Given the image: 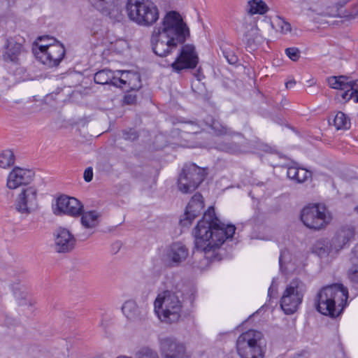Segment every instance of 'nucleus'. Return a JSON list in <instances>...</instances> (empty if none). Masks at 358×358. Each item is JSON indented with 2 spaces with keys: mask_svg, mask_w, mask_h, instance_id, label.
Returning a JSON list of instances; mask_svg holds the SVG:
<instances>
[{
  "mask_svg": "<svg viewBox=\"0 0 358 358\" xmlns=\"http://www.w3.org/2000/svg\"><path fill=\"white\" fill-rule=\"evenodd\" d=\"M189 29L180 14L170 11L162 19L161 25L155 27L150 37L153 52L161 57H166L183 45L189 36Z\"/></svg>",
  "mask_w": 358,
  "mask_h": 358,
  "instance_id": "1",
  "label": "nucleus"
},
{
  "mask_svg": "<svg viewBox=\"0 0 358 358\" xmlns=\"http://www.w3.org/2000/svg\"><path fill=\"white\" fill-rule=\"evenodd\" d=\"M235 231L234 225L222 222L216 216L214 208L209 207L194 229L195 250L211 258L207 255L214 252L227 239L231 238Z\"/></svg>",
  "mask_w": 358,
  "mask_h": 358,
  "instance_id": "2",
  "label": "nucleus"
},
{
  "mask_svg": "<svg viewBox=\"0 0 358 358\" xmlns=\"http://www.w3.org/2000/svg\"><path fill=\"white\" fill-rule=\"evenodd\" d=\"M348 291L341 284H333L322 288L317 294L315 306L322 315L335 318L347 306Z\"/></svg>",
  "mask_w": 358,
  "mask_h": 358,
  "instance_id": "3",
  "label": "nucleus"
},
{
  "mask_svg": "<svg viewBox=\"0 0 358 358\" xmlns=\"http://www.w3.org/2000/svg\"><path fill=\"white\" fill-rule=\"evenodd\" d=\"M355 234V229L352 227H342L335 233L331 239L320 238L317 240L313 246V252L320 258L327 257L334 258L341 250L349 245L350 242L354 238Z\"/></svg>",
  "mask_w": 358,
  "mask_h": 358,
  "instance_id": "4",
  "label": "nucleus"
},
{
  "mask_svg": "<svg viewBox=\"0 0 358 358\" xmlns=\"http://www.w3.org/2000/svg\"><path fill=\"white\" fill-rule=\"evenodd\" d=\"M158 318L163 322H177L182 314V302L176 292L164 290L159 293L154 302Z\"/></svg>",
  "mask_w": 358,
  "mask_h": 358,
  "instance_id": "5",
  "label": "nucleus"
},
{
  "mask_svg": "<svg viewBox=\"0 0 358 358\" xmlns=\"http://www.w3.org/2000/svg\"><path fill=\"white\" fill-rule=\"evenodd\" d=\"M125 10L130 20L138 25L150 27L159 19V10L150 0H127Z\"/></svg>",
  "mask_w": 358,
  "mask_h": 358,
  "instance_id": "6",
  "label": "nucleus"
},
{
  "mask_svg": "<svg viewBox=\"0 0 358 358\" xmlns=\"http://www.w3.org/2000/svg\"><path fill=\"white\" fill-rule=\"evenodd\" d=\"M236 351L241 358H264L266 342L263 334L255 329L242 333L236 340Z\"/></svg>",
  "mask_w": 358,
  "mask_h": 358,
  "instance_id": "7",
  "label": "nucleus"
},
{
  "mask_svg": "<svg viewBox=\"0 0 358 358\" xmlns=\"http://www.w3.org/2000/svg\"><path fill=\"white\" fill-rule=\"evenodd\" d=\"M306 287L303 282L296 278L286 287L280 299V307L287 315L295 313L301 303Z\"/></svg>",
  "mask_w": 358,
  "mask_h": 358,
  "instance_id": "8",
  "label": "nucleus"
},
{
  "mask_svg": "<svg viewBox=\"0 0 358 358\" xmlns=\"http://www.w3.org/2000/svg\"><path fill=\"white\" fill-rule=\"evenodd\" d=\"M32 50L36 58L49 67L58 66L65 55L64 46L59 42L44 45L34 43Z\"/></svg>",
  "mask_w": 358,
  "mask_h": 358,
  "instance_id": "9",
  "label": "nucleus"
},
{
  "mask_svg": "<svg viewBox=\"0 0 358 358\" xmlns=\"http://www.w3.org/2000/svg\"><path fill=\"white\" fill-rule=\"evenodd\" d=\"M331 214L326 207L321 204L310 205L304 207L301 213V220L305 226L313 229H320L331 220Z\"/></svg>",
  "mask_w": 358,
  "mask_h": 358,
  "instance_id": "10",
  "label": "nucleus"
},
{
  "mask_svg": "<svg viewBox=\"0 0 358 358\" xmlns=\"http://www.w3.org/2000/svg\"><path fill=\"white\" fill-rule=\"evenodd\" d=\"M8 188L14 189L22 186L16 203V209L22 213H29L36 206L37 191L34 187L22 184L20 180H7Z\"/></svg>",
  "mask_w": 358,
  "mask_h": 358,
  "instance_id": "11",
  "label": "nucleus"
},
{
  "mask_svg": "<svg viewBox=\"0 0 358 358\" xmlns=\"http://www.w3.org/2000/svg\"><path fill=\"white\" fill-rule=\"evenodd\" d=\"M199 62V57L193 45L181 46L175 61L171 64L175 72L180 73L184 69H194Z\"/></svg>",
  "mask_w": 358,
  "mask_h": 358,
  "instance_id": "12",
  "label": "nucleus"
},
{
  "mask_svg": "<svg viewBox=\"0 0 358 358\" xmlns=\"http://www.w3.org/2000/svg\"><path fill=\"white\" fill-rule=\"evenodd\" d=\"M328 83L331 88L339 90L336 94L338 102L345 103L353 99L352 91L355 90V80H352L345 76H331L328 78Z\"/></svg>",
  "mask_w": 358,
  "mask_h": 358,
  "instance_id": "13",
  "label": "nucleus"
},
{
  "mask_svg": "<svg viewBox=\"0 0 358 358\" xmlns=\"http://www.w3.org/2000/svg\"><path fill=\"white\" fill-rule=\"evenodd\" d=\"M160 351L164 358H189L184 344L172 337L162 338Z\"/></svg>",
  "mask_w": 358,
  "mask_h": 358,
  "instance_id": "14",
  "label": "nucleus"
},
{
  "mask_svg": "<svg viewBox=\"0 0 358 358\" xmlns=\"http://www.w3.org/2000/svg\"><path fill=\"white\" fill-rule=\"evenodd\" d=\"M54 213L76 217L83 213V206L77 199L63 195L57 198Z\"/></svg>",
  "mask_w": 358,
  "mask_h": 358,
  "instance_id": "15",
  "label": "nucleus"
},
{
  "mask_svg": "<svg viewBox=\"0 0 358 358\" xmlns=\"http://www.w3.org/2000/svg\"><path fill=\"white\" fill-rule=\"evenodd\" d=\"M204 207L203 196L201 194H195L188 203L185 212L180 222L182 227L190 225L192 221L200 215Z\"/></svg>",
  "mask_w": 358,
  "mask_h": 358,
  "instance_id": "16",
  "label": "nucleus"
},
{
  "mask_svg": "<svg viewBox=\"0 0 358 358\" xmlns=\"http://www.w3.org/2000/svg\"><path fill=\"white\" fill-rule=\"evenodd\" d=\"M55 236V250L58 252H67L74 248L76 238L67 229L59 227Z\"/></svg>",
  "mask_w": 358,
  "mask_h": 358,
  "instance_id": "17",
  "label": "nucleus"
},
{
  "mask_svg": "<svg viewBox=\"0 0 358 358\" xmlns=\"http://www.w3.org/2000/svg\"><path fill=\"white\" fill-rule=\"evenodd\" d=\"M141 76L138 73L130 71H116V87L127 85L131 90H137L141 87Z\"/></svg>",
  "mask_w": 358,
  "mask_h": 358,
  "instance_id": "18",
  "label": "nucleus"
},
{
  "mask_svg": "<svg viewBox=\"0 0 358 358\" xmlns=\"http://www.w3.org/2000/svg\"><path fill=\"white\" fill-rule=\"evenodd\" d=\"M4 49L3 60L16 64H19L20 57L24 52L22 44L13 38H7Z\"/></svg>",
  "mask_w": 358,
  "mask_h": 358,
  "instance_id": "19",
  "label": "nucleus"
},
{
  "mask_svg": "<svg viewBox=\"0 0 358 358\" xmlns=\"http://www.w3.org/2000/svg\"><path fill=\"white\" fill-rule=\"evenodd\" d=\"M209 175L208 167H200L192 162H187L182 166L178 179H205Z\"/></svg>",
  "mask_w": 358,
  "mask_h": 358,
  "instance_id": "20",
  "label": "nucleus"
},
{
  "mask_svg": "<svg viewBox=\"0 0 358 358\" xmlns=\"http://www.w3.org/2000/svg\"><path fill=\"white\" fill-rule=\"evenodd\" d=\"M275 173L286 174L288 179H308L313 177L311 171L296 166H277Z\"/></svg>",
  "mask_w": 358,
  "mask_h": 358,
  "instance_id": "21",
  "label": "nucleus"
},
{
  "mask_svg": "<svg viewBox=\"0 0 358 358\" xmlns=\"http://www.w3.org/2000/svg\"><path fill=\"white\" fill-rule=\"evenodd\" d=\"M187 255V249L182 243H175L168 249L166 257L173 266H177L185 260Z\"/></svg>",
  "mask_w": 358,
  "mask_h": 358,
  "instance_id": "22",
  "label": "nucleus"
},
{
  "mask_svg": "<svg viewBox=\"0 0 358 358\" xmlns=\"http://www.w3.org/2000/svg\"><path fill=\"white\" fill-rule=\"evenodd\" d=\"M41 172L39 170L31 168H21L15 166L10 172L8 178L9 180L15 179H31V178H42Z\"/></svg>",
  "mask_w": 358,
  "mask_h": 358,
  "instance_id": "23",
  "label": "nucleus"
},
{
  "mask_svg": "<svg viewBox=\"0 0 358 358\" xmlns=\"http://www.w3.org/2000/svg\"><path fill=\"white\" fill-rule=\"evenodd\" d=\"M100 12L115 22H120L124 18L122 8L118 4L117 0L113 1L111 5L103 7Z\"/></svg>",
  "mask_w": 358,
  "mask_h": 358,
  "instance_id": "24",
  "label": "nucleus"
},
{
  "mask_svg": "<svg viewBox=\"0 0 358 358\" xmlns=\"http://www.w3.org/2000/svg\"><path fill=\"white\" fill-rule=\"evenodd\" d=\"M94 80L99 85H111L116 87V71L108 69L99 71L94 74Z\"/></svg>",
  "mask_w": 358,
  "mask_h": 358,
  "instance_id": "25",
  "label": "nucleus"
},
{
  "mask_svg": "<svg viewBox=\"0 0 358 358\" xmlns=\"http://www.w3.org/2000/svg\"><path fill=\"white\" fill-rule=\"evenodd\" d=\"M122 311L130 320H136L141 317V310L134 300L125 301L122 306Z\"/></svg>",
  "mask_w": 358,
  "mask_h": 358,
  "instance_id": "26",
  "label": "nucleus"
},
{
  "mask_svg": "<svg viewBox=\"0 0 358 358\" xmlns=\"http://www.w3.org/2000/svg\"><path fill=\"white\" fill-rule=\"evenodd\" d=\"M245 41L247 48L250 50H255L262 42V38L259 36L256 26H252L250 29L245 34Z\"/></svg>",
  "mask_w": 358,
  "mask_h": 358,
  "instance_id": "27",
  "label": "nucleus"
},
{
  "mask_svg": "<svg viewBox=\"0 0 358 358\" xmlns=\"http://www.w3.org/2000/svg\"><path fill=\"white\" fill-rule=\"evenodd\" d=\"M81 223L85 228L93 229L96 227L99 222L100 213L96 210H90L86 213H82Z\"/></svg>",
  "mask_w": 358,
  "mask_h": 358,
  "instance_id": "28",
  "label": "nucleus"
},
{
  "mask_svg": "<svg viewBox=\"0 0 358 358\" xmlns=\"http://www.w3.org/2000/svg\"><path fill=\"white\" fill-rule=\"evenodd\" d=\"M208 148H213L219 151L233 155L238 154L241 152V146L234 142H215L213 145H210Z\"/></svg>",
  "mask_w": 358,
  "mask_h": 358,
  "instance_id": "29",
  "label": "nucleus"
},
{
  "mask_svg": "<svg viewBox=\"0 0 358 358\" xmlns=\"http://www.w3.org/2000/svg\"><path fill=\"white\" fill-rule=\"evenodd\" d=\"M206 124L213 131L214 134L216 136H223L227 135H231L232 131L227 126L222 124L219 120L213 118H209L206 120Z\"/></svg>",
  "mask_w": 358,
  "mask_h": 358,
  "instance_id": "30",
  "label": "nucleus"
},
{
  "mask_svg": "<svg viewBox=\"0 0 358 358\" xmlns=\"http://www.w3.org/2000/svg\"><path fill=\"white\" fill-rule=\"evenodd\" d=\"M15 157L13 150L10 149L2 150L0 152V167L8 169L15 163Z\"/></svg>",
  "mask_w": 358,
  "mask_h": 358,
  "instance_id": "31",
  "label": "nucleus"
},
{
  "mask_svg": "<svg viewBox=\"0 0 358 358\" xmlns=\"http://www.w3.org/2000/svg\"><path fill=\"white\" fill-rule=\"evenodd\" d=\"M334 125L337 130L348 129L350 127V120L343 112H338L334 120Z\"/></svg>",
  "mask_w": 358,
  "mask_h": 358,
  "instance_id": "32",
  "label": "nucleus"
},
{
  "mask_svg": "<svg viewBox=\"0 0 358 358\" xmlns=\"http://www.w3.org/2000/svg\"><path fill=\"white\" fill-rule=\"evenodd\" d=\"M200 182L196 180H178V189L182 194H190L196 190Z\"/></svg>",
  "mask_w": 358,
  "mask_h": 358,
  "instance_id": "33",
  "label": "nucleus"
},
{
  "mask_svg": "<svg viewBox=\"0 0 358 358\" xmlns=\"http://www.w3.org/2000/svg\"><path fill=\"white\" fill-rule=\"evenodd\" d=\"M267 11L266 4L262 0H251L248 1V13L254 14H264Z\"/></svg>",
  "mask_w": 358,
  "mask_h": 358,
  "instance_id": "34",
  "label": "nucleus"
},
{
  "mask_svg": "<svg viewBox=\"0 0 358 358\" xmlns=\"http://www.w3.org/2000/svg\"><path fill=\"white\" fill-rule=\"evenodd\" d=\"M135 358H159L158 353L150 348H142L136 353Z\"/></svg>",
  "mask_w": 358,
  "mask_h": 358,
  "instance_id": "35",
  "label": "nucleus"
},
{
  "mask_svg": "<svg viewBox=\"0 0 358 358\" xmlns=\"http://www.w3.org/2000/svg\"><path fill=\"white\" fill-rule=\"evenodd\" d=\"M292 262V255L289 250H282L280 252V255L279 257V265L280 270H282L283 268H287V264H290Z\"/></svg>",
  "mask_w": 358,
  "mask_h": 358,
  "instance_id": "36",
  "label": "nucleus"
},
{
  "mask_svg": "<svg viewBox=\"0 0 358 358\" xmlns=\"http://www.w3.org/2000/svg\"><path fill=\"white\" fill-rule=\"evenodd\" d=\"M275 24L280 29V31L283 34H286L292 30L291 24L282 17H278L275 21Z\"/></svg>",
  "mask_w": 358,
  "mask_h": 358,
  "instance_id": "37",
  "label": "nucleus"
},
{
  "mask_svg": "<svg viewBox=\"0 0 358 358\" xmlns=\"http://www.w3.org/2000/svg\"><path fill=\"white\" fill-rule=\"evenodd\" d=\"M287 56L294 62L297 61L300 57V51L297 48H288L285 49Z\"/></svg>",
  "mask_w": 358,
  "mask_h": 358,
  "instance_id": "38",
  "label": "nucleus"
},
{
  "mask_svg": "<svg viewBox=\"0 0 358 358\" xmlns=\"http://www.w3.org/2000/svg\"><path fill=\"white\" fill-rule=\"evenodd\" d=\"M222 53L227 61L230 64H235L238 62V57L233 51L229 50H223Z\"/></svg>",
  "mask_w": 358,
  "mask_h": 358,
  "instance_id": "39",
  "label": "nucleus"
},
{
  "mask_svg": "<svg viewBox=\"0 0 358 358\" xmlns=\"http://www.w3.org/2000/svg\"><path fill=\"white\" fill-rule=\"evenodd\" d=\"M123 138L127 141H134L138 138L137 131L134 129L124 130L122 131Z\"/></svg>",
  "mask_w": 358,
  "mask_h": 358,
  "instance_id": "40",
  "label": "nucleus"
},
{
  "mask_svg": "<svg viewBox=\"0 0 358 358\" xmlns=\"http://www.w3.org/2000/svg\"><path fill=\"white\" fill-rule=\"evenodd\" d=\"M137 96L134 92H129L124 95L123 102L127 105L134 104L136 102Z\"/></svg>",
  "mask_w": 358,
  "mask_h": 358,
  "instance_id": "41",
  "label": "nucleus"
},
{
  "mask_svg": "<svg viewBox=\"0 0 358 358\" xmlns=\"http://www.w3.org/2000/svg\"><path fill=\"white\" fill-rule=\"evenodd\" d=\"M350 280L355 283H358V266H354L348 271Z\"/></svg>",
  "mask_w": 358,
  "mask_h": 358,
  "instance_id": "42",
  "label": "nucleus"
},
{
  "mask_svg": "<svg viewBox=\"0 0 358 358\" xmlns=\"http://www.w3.org/2000/svg\"><path fill=\"white\" fill-rule=\"evenodd\" d=\"M280 96L275 97V98L270 97L266 101L267 103L277 110H280V107L278 106V101L280 99Z\"/></svg>",
  "mask_w": 358,
  "mask_h": 358,
  "instance_id": "43",
  "label": "nucleus"
},
{
  "mask_svg": "<svg viewBox=\"0 0 358 358\" xmlns=\"http://www.w3.org/2000/svg\"><path fill=\"white\" fill-rule=\"evenodd\" d=\"M349 19H355L358 17V5L355 6L351 12H350L348 15H345Z\"/></svg>",
  "mask_w": 358,
  "mask_h": 358,
  "instance_id": "44",
  "label": "nucleus"
},
{
  "mask_svg": "<svg viewBox=\"0 0 358 358\" xmlns=\"http://www.w3.org/2000/svg\"><path fill=\"white\" fill-rule=\"evenodd\" d=\"M84 179H92L93 178V170L92 167H88L85 169L83 174Z\"/></svg>",
  "mask_w": 358,
  "mask_h": 358,
  "instance_id": "45",
  "label": "nucleus"
},
{
  "mask_svg": "<svg viewBox=\"0 0 358 358\" xmlns=\"http://www.w3.org/2000/svg\"><path fill=\"white\" fill-rule=\"evenodd\" d=\"M354 87H355L354 89L356 90L352 91L353 99H354L355 102L358 103V85L357 83V81H355V84Z\"/></svg>",
  "mask_w": 358,
  "mask_h": 358,
  "instance_id": "46",
  "label": "nucleus"
},
{
  "mask_svg": "<svg viewBox=\"0 0 358 358\" xmlns=\"http://www.w3.org/2000/svg\"><path fill=\"white\" fill-rule=\"evenodd\" d=\"M275 290L273 289V282H272L271 285L268 288V296L271 298L273 294H275Z\"/></svg>",
  "mask_w": 358,
  "mask_h": 358,
  "instance_id": "47",
  "label": "nucleus"
},
{
  "mask_svg": "<svg viewBox=\"0 0 358 358\" xmlns=\"http://www.w3.org/2000/svg\"><path fill=\"white\" fill-rule=\"evenodd\" d=\"M191 125L194 128H192V129H189L187 132L192 133V134H197L199 132L198 130V126L196 124H191Z\"/></svg>",
  "mask_w": 358,
  "mask_h": 358,
  "instance_id": "48",
  "label": "nucleus"
},
{
  "mask_svg": "<svg viewBox=\"0 0 358 358\" xmlns=\"http://www.w3.org/2000/svg\"><path fill=\"white\" fill-rule=\"evenodd\" d=\"M353 256L358 259V243L355 246L352 250Z\"/></svg>",
  "mask_w": 358,
  "mask_h": 358,
  "instance_id": "49",
  "label": "nucleus"
},
{
  "mask_svg": "<svg viewBox=\"0 0 358 358\" xmlns=\"http://www.w3.org/2000/svg\"><path fill=\"white\" fill-rule=\"evenodd\" d=\"M299 357H304V358H308L310 354L308 351L303 350L300 354L298 355Z\"/></svg>",
  "mask_w": 358,
  "mask_h": 358,
  "instance_id": "50",
  "label": "nucleus"
},
{
  "mask_svg": "<svg viewBox=\"0 0 358 358\" xmlns=\"http://www.w3.org/2000/svg\"><path fill=\"white\" fill-rule=\"evenodd\" d=\"M295 84L296 81L294 80H292L287 82L285 85L287 88H290L292 87Z\"/></svg>",
  "mask_w": 358,
  "mask_h": 358,
  "instance_id": "51",
  "label": "nucleus"
},
{
  "mask_svg": "<svg viewBox=\"0 0 358 358\" xmlns=\"http://www.w3.org/2000/svg\"><path fill=\"white\" fill-rule=\"evenodd\" d=\"M280 102L278 103V106L280 107V109L281 108H283L285 107V103L287 102V100L285 99H282V98H280Z\"/></svg>",
  "mask_w": 358,
  "mask_h": 358,
  "instance_id": "52",
  "label": "nucleus"
},
{
  "mask_svg": "<svg viewBox=\"0 0 358 358\" xmlns=\"http://www.w3.org/2000/svg\"><path fill=\"white\" fill-rule=\"evenodd\" d=\"M43 38L50 39L49 37L47 36H40L38 38V40L42 41Z\"/></svg>",
  "mask_w": 358,
  "mask_h": 358,
  "instance_id": "53",
  "label": "nucleus"
},
{
  "mask_svg": "<svg viewBox=\"0 0 358 358\" xmlns=\"http://www.w3.org/2000/svg\"><path fill=\"white\" fill-rule=\"evenodd\" d=\"M355 210L357 213H358V206L355 208Z\"/></svg>",
  "mask_w": 358,
  "mask_h": 358,
  "instance_id": "54",
  "label": "nucleus"
},
{
  "mask_svg": "<svg viewBox=\"0 0 358 358\" xmlns=\"http://www.w3.org/2000/svg\"><path fill=\"white\" fill-rule=\"evenodd\" d=\"M303 181H304V180H297V182H299V183H301V182H303Z\"/></svg>",
  "mask_w": 358,
  "mask_h": 358,
  "instance_id": "55",
  "label": "nucleus"
}]
</instances>
